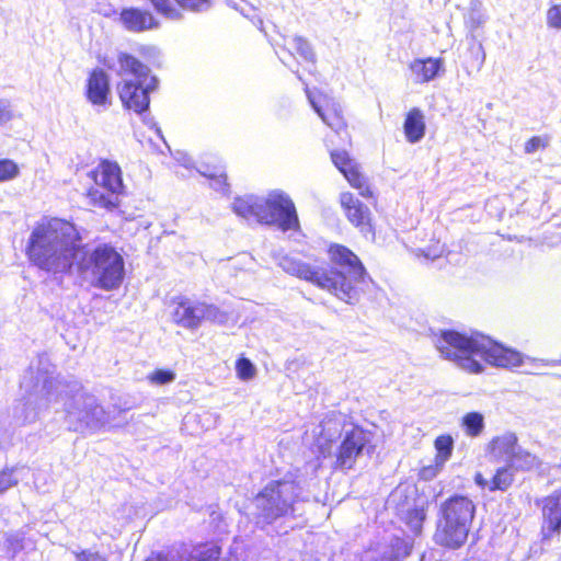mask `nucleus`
Returning <instances> with one entry per match:
<instances>
[{
	"label": "nucleus",
	"mask_w": 561,
	"mask_h": 561,
	"mask_svg": "<svg viewBox=\"0 0 561 561\" xmlns=\"http://www.w3.org/2000/svg\"><path fill=\"white\" fill-rule=\"evenodd\" d=\"M329 257L332 264L330 268L311 266L290 256L282 257L279 266L286 273L328 290L344 302L351 305L357 302L360 293L370 282L360 260L350 249L341 244L330 245Z\"/></svg>",
	"instance_id": "obj_1"
},
{
	"label": "nucleus",
	"mask_w": 561,
	"mask_h": 561,
	"mask_svg": "<svg viewBox=\"0 0 561 561\" xmlns=\"http://www.w3.org/2000/svg\"><path fill=\"white\" fill-rule=\"evenodd\" d=\"M434 343L444 358L455 362L460 368L472 374L482 373L484 364L507 369L519 367L527 362L535 367L557 365L556 360L525 356L480 333L468 336L453 330L440 331Z\"/></svg>",
	"instance_id": "obj_2"
},
{
	"label": "nucleus",
	"mask_w": 561,
	"mask_h": 561,
	"mask_svg": "<svg viewBox=\"0 0 561 561\" xmlns=\"http://www.w3.org/2000/svg\"><path fill=\"white\" fill-rule=\"evenodd\" d=\"M82 249L76 227L66 220L51 218L34 227L27 240L26 255L42 271L66 274L79 261Z\"/></svg>",
	"instance_id": "obj_3"
},
{
	"label": "nucleus",
	"mask_w": 561,
	"mask_h": 561,
	"mask_svg": "<svg viewBox=\"0 0 561 561\" xmlns=\"http://www.w3.org/2000/svg\"><path fill=\"white\" fill-rule=\"evenodd\" d=\"M21 388L28 394L14 408V417L21 424L33 423L50 403H56V377L47 355H39L24 373Z\"/></svg>",
	"instance_id": "obj_4"
},
{
	"label": "nucleus",
	"mask_w": 561,
	"mask_h": 561,
	"mask_svg": "<svg viewBox=\"0 0 561 561\" xmlns=\"http://www.w3.org/2000/svg\"><path fill=\"white\" fill-rule=\"evenodd\" d=\"M309 499L300 481L288 477L271 481L254 497L257 522L272 524L279 518L301 515V505Z\"/></svg>",
	"instance_id": "obj_5"
},
{
	"label": "nucleus",
	"mask_w": 561,
	"mask_h": 561,
	"mask_svg": "<svg viewBox=\"0 0 561 561\" xmlns=\"http://www.w3.org/2000/svg\"><path fill=\"white\" fill-rule=\"evenodd\" d=\"M64 401L65 423L69 431L95 432L108 423V414L93 394L77 382L56 378V403Z\"/></svg>",
	"instance_id": "obj_6"
},
{
	"label": "nucleus",
	"mask_w": 561,
	"mask_h": 561,
	"mask_svg": "<svg viewBox=\"0 0 561 561\" xmlns=\"http://www.w3.org/2000/svg\"><path fill=\"white\" fill-rule=\"evenodd\" d=\"M233 211L247 219L260 224L276 226L282 231L296 230L299 220L290 197L279 191L271 192L267 197H238L232 204Z\"/></svg>",
	"instance_id": "obj_7"
},
{
	"label": "nucleus",
	"mask_w": 561,
	"mask_h": 561,
	"mask_svg": "<svg viewBox=\"0 0 561 561\" xmlns=\"http://www.w3.org/2000/svg\"><path fill=\"white\" fill-rule=\"evenodd\" d=\"M476 513L472 500L465 495H453L440 503L437 514L434 541L448 549L462 547Z\"/></svg>",
	"instance_id": "obj_8"
},
{
	"label": "nucleus",
	"mask_w": 561,
	"mask_h": 561,
	"mask_svg": "<svg viewBox=\"0 0 561 561\" xmlns=\"http://www.w3.org/2000/svg\"><path fill=\"white\" fill-rule=\"evenodd\" d=\"M78 267L90 275L92 286L106 291L119 288L125 278L124 257L108 243H100L82 251Z\"/></svg>",
	"instance_id": "obj_9"
},
{
	"label": "nucleus",
	"mask_w": 561,
	"mask_h": 561,
	"mask_svg": "<svg viewBox=\"0 0 561 561\" xmlns=\"http://www.w3.org/2000/svg\"><path fill=\"white\" fill-rule=\"evenodd\" d=\"M90 174L96 185L88 193L91 203L107 210L117 208L124 191L119 165L104 160Z\"/></svg>",
	"instance_id": "obj_10"
},
{
	"label": "nucleus",
	"mask_w": 561,
	"mask_h": 561,
	"mask_svg": "<svg viewBox=\"0 0 561 561\" xmlns=\"http://www.w3.org/2000/svg\"><path fill=\"white\" fill-rule=\"evenodd\" d=\"M374 433L360 426L346 430L344 437L334 454L333 466L339 470H351L364 455L371 456L375 451Z\"/></svg>",
	"instance_id": "obj_11"
},
{
	"label": "nucleus",
	"mask_w": 561,
	"mask_h": 561,
	"mask_svg": "<svg viewBox=\"0 0 561 561\" xmlns=\"http://www.w3.org/2000/svg\"><path fill=\"white\" fill-rule=\"evenodd\" d=\"M158 87V79L156 77H151L149 82L145 84H139L138 82H134V80L124 79L122 82L117 84L118 95L123 103V105L134 111L136 114L142 116V122L150 126L154 127L158 133L160 129L156 126L153 118L146 114L149 110L150 104V92L154 91Z\"/></svg>",
	"instance_id": "obj_12"
},
{
	"label": "nucleus",
	"mask_w": 561,
	"mask_h": 561,
	"mask_svg": "<svg viewBox=\"0 0 561 561\" xmlns=\"http://www.w3.org/2000/svg\"><path fill=\"white\" fill-rule=\"evenodd\" d=\"M541 508V533L545 539L561 534V491L542 497L538 501Z\"/></svg>",
	"instance_id": "obj_13"
},
{
	"label": "nucleus",
	"mask_w": 561,
	"mask_h": 561,
	"mask_svg": "<svg viewBox=\"0 0 561 561\" xmlns=\"http://www.w3.org/2000/svg\"><path fill=\"white\" fill-rule=\"evenodd\" d=\"M319 427L316 447L319 454L325 458L333 454V443L341 437L343 431H346L344 430V417L332 412L323 419Z\"/></svg>",
	"instance_id": "obj_14"
},
{
	"label": "nucleus",
	"mask_w": 561,
	"mask_h": 561,
	"mask_svg": "<svg viewBox=\"0 0 561 561\" xmlns=\"http://www.w3.org/2000/svg\"><path fill=\"white\" fill-rule=\"evenodd\" d=\"M341 205L347 219L365 234L373 232L370 224V210L367 205L355 197L352 193L345 192L340 196Z\"/></svg>",
	"instance_id": "obj_15"
},
{
	"label": "nucleus",
	"mask_w": 561,
	"mask_h": 561,
	"mask_svg": "<svg viewBox=\"0 0 561 561\" xmlns=\"http://www.w3.org/2000/svg\"><path fill=\"white\" fill-rule=\"evenodd\" d=\"M117 68L110 64H107V67L115 70L123 80H134V82L145 84L152 77L150 76L149 67L130 54L119 53L117 55Z\"/></svg>",
	"instance_id": "obj_16"
},
{
	"label": "nucleus",
	"mask_w": 561,
	"mask_h": 561,
	"mask_svg": "<svg viewBox=\"0 0 561 561\" xmlns=\"http://www.w3.org/2000/svg\"><path fill=\"white\" fill-rule=\"evenodd\" d=\"M307 98L317 112V114L321 117L323 123H325L330 128L334 131L340 133L345 127L344 117L342 114L341 105L332 99L324 98V105L320 104V102L312 95L308 87L305 89Z\"/></svg>",
	"instance_id": "obj_17"
},
{
	"label": "nucleus",
	"mask_w": 561,
	"mask_h": 561,
	"mask_svg": "<svg viewBox=\"0 0 561 561\" xmlns=\"http://www.w3.org/2000/svg\"><path fill=\"white\" fill-rule=\"evenodd\" d=\"M119 20L127 31L134 33L154 30L160 26V22L150 11L141 10L139 8L123 9Z\"/></svg>",
	"instance_id": "obj_18"
},
{
	"label": "nucleus",
	"mask_w": 561,
	"mask_h": 561,
	"mask_svg": "<svg viewBox=\"0 0 561 561\" xmlns=\"http://www.w3.org/2000/svg\"><path fill=\"white\" fill-rule=\"evenodd\" d=\"M87 99L95 106H106L110 96V80L102 69H94L87 82Z\"/></svg>",
	"instance_id": "obj_19"
},
{
	"label": "nucleus",
	"mask_w": 561,
	"mask_h": 561,
	"mask_svg": "<svg viewBox=\"0 0 561 561\" xmlns=\"http://www.w3.org/2000/svg\"><path fill=\"white\" fill-rule=\"evenodd\" d=\"M520 451L517 445V436L514 433H505L494 437L490 443V454L492 457L505 462H514V459Z\"/></svg>",
	"instance_id": "obj_20"
},
{
	"label": "nucleus",
	"mask_w": 561,
	"mask_h": 561,
	"mask_svg": "<svg viewBox=\"0 0 561 561\" xmlns=\"http://www.w3.org/2000/svg\"><path fill=\"white\" fill-rule=\"evenodd\" d=\"M199 313V302L184 299L178 304L172 317L176 324L185 329H196L201 325Z\"/></svg>",
	"instance_id": "obj_21"
},
{
	"label": "nucleus",
	"mask_w": 561,
	"mask_h": 561,
	"mask_svg": "<svg viewBox=\"0 0 561 561\" xmlns=\"http://www.w3.org/2000/svg\"><path fill=\"white\" fill-rule=\"evenodd\" d=\"M403 129L407 140L411 144H416L424 137L425 121L420 108L414 107L408 113Z\"/></svg>",
	"instance_id": "obj_22"
},
{
	"label": "nucleus",
	"mask_w": 561,
	"mask_h": 561,
	"mask_svg": "<svg viewBox=\"0 0 561 561\" xmlns=\"http://www.w3.org/2000/svg\"><path fill=\"white\" fill-rule=\"evenodd\" d=\"M442 61L434 58H427L425 60L416 59L410 66L412 72L421 82H428L433 80L438 73Z\"/></svg>",
	"instance_id": "obj_23"
},
{
	"label": "nucleus",
	"mask_w": 561,
	"mask_h": 561,
	"mask_svg": "<svg viewBox=\"0 0 561 561\" xmlns=\"http://www.w3.org/2000/svg\"><path fill=\"white\" fill-rule=\"evenodd\" d=\"M411 552V547L403 540L396 538L387 548L379 561H402Z\"/></svg>",
	"instance_id": "obj_24"
},
{
	"label": "nucleus",
	"mask_w": 561,
	"mask_h": 561,
	"mask_svg": "<svg viewBox=\"0 0 561 561\" xmlns=\"http://www.w3.org/2000/svg\"><path fill=\"white\" fill-rule=\"evenodd\" d=\"M436 457L435 462L438 467H444L445 462L450 458L454 449V440L449 435H440L435 439Z\"/></svg>",
	"instance_id": "obj_25"
},
{
	"label": "nucleus",
	"mask_w": 561,
	"mask_h": 561,
	"mask_svg": "<svg viewBox=\"0 0 561 561\" xmlns=\"http://www.w3.org/2000/svg\"><path fill=\"white\" fill-rule=\"evenodd\" d=\"M198 172L210 179L211 183L210 186L218 192L227 193L228 192V183H227V176L224 173V171L219 168H213L211 170L207 168L206 170H198Z\"/></svg>",
	"instance_id": "obj_26"
},
{
	"label": "nucleus",
	"mask_w": 561,
	"mask_h": 561,
	"mask_svg": "<svg viewBox=\"0 0 561 561\" xmlns=\"http://www.w3.org/2000/svg\"><path fill=\"white\" fill-rule=\"evenodd\" d=\"M462 425L469 436H478L484 428V417L478 412L467 413L462 417Z\"/></svg>",
	"instance_id": "obj_27"
},
{
	"label": "nucleus",
	"mask_w": 561,
	"mask_h": 561,
	"mask_svg": "<svg viewBox=\"0 0 561 561\" xmlns=\"http://www.w3.org/2000/svg\"><path fill=\"white\" fill-rule=\"evenodd\" d=\"M154 10L169 20H181L183 14L171 0H150Z\"/></svg>",
	"instance_id": "obj_28"
},
{
	"label": "nucleus",
	"mask_w": 561,
	"mask_h": 561,
	"mask_svg": "<svg viewBox=\"0 0 561 561\" xmlns=\"http://www.w3.org/2000/svg\"><path fill=\"white\" fill-rule=\"evenodd\" d=\"M486 21V15L481 9L480 2H472L466 15V24L472 30L481 27Z\"/></svg>",
	"instance_id": "obj_29"
},
{
	"label": "nucleus",
	"mask_w": 561,
	"mask_h": 561,
	"mask_svg": "<svg viewBox=\"0 0 561 561\" xmlns=\"http://www.w3.org/2000/svg\"><path fill=\"white\" fill-rule=\"evenodd\" d=\"M513 482V473L508 468H500L496 470L489 489L491 491H505Z\"/></svg>",
	"instance_id": "obj_30"
},
{
	"label": "nucleus",
	"mask_w": 561,
	"mask_h": 561,
	"mask_svg": "<svg viewBox=\"0 0 561 561\" xmlns=\"http://www.w3.org/2000/svg\"><path fill=\"white\" fill-rule=\"evenodd\" d=\"M344 176L352 186L359 190L360 195L365 197L371 195V191L366 184V179L355 168H350V171L346 172Z\"/></svg>",
	"instance_id": "obj_31"
},
{
	"label": "nucleus",
	"mask_w": 561,
	"mask_h": 561,
	"mask_svg": "<svg viewBox=\"0 0 561 561\" xmlns=\"http://www.w3.org/2000/svg\"><path fill=\"white\" fill-rule=\"evenodd\" d=\"M175 373L170 369H156L147 376L148 381L151 385H169L175 380Z\"/></svg>",
	"instance_id": "obj_32"
},
{
	"label": "nucleus",
	"mask_w": 561,
	"mask_h": 561,
	"mask_svg": "<svg viewBox=\"0 0 561 561\" xmlns=\"http://www.w3.org/2000/svg\"><path fill=\"white\" fill-rule=\"evenodd\" d=\"M20 173L18 164L10 159H0V182L15 179Z\"/></svg>",
	"instance_id": "obj_33"
},
{
	"label": "nucleus",
	"mask_w": 561,
	"mask_h": 561,
	"mask_svg": "<svg viewBox=\"0 0 561 561\" xmlns=\"http://www.w3.org/2000/svg\"><path fill=\"white\" fill-rule=\"evenodd\" d=\"M293 41L295 48L300 57L306 61L314 62L316 56L308 41L301 36H295Z\"/></svg>",
	"instance_id": "obj_34"
},
{
	"label": "nucleus",
	"mask_w": 561,
	"mask_h": 561,
	"mask_svg": "<svg viewBox=\"0 0 561 561\" xmlns=\"http://www.w3.org/2000/svg\"><path fill=\"white\" fill-rule=\"evenodd\" d=\"M331 159L334 165L343 173L350 171V168H354L348 153L344 150H336L331 152Z\"/></svg>",
	"instance_id": "obj_35"
},
{
	"label": "nucleus",
	"mask_w": 561,
	"mask_h": 561,
	"mask_svg": "<svg viewBox=\"0 0 561 561\" xmlns=\"http://www.w3.org/2000/svg\"><path fill=\"white\" fill-rule=\"evenodd\" d=\"M199 321L209 320V321H221L224 319L222 312L213 305H207L204 302H199Z\"/></svg>",
	"instance_id": "obj_36"
},
{
	"label": "nucleus",
	"mask_w": 561,
	"mask_h": 561,
	"mask_svg": "<svg viewBox=\"0 0 561 561\" xmlns=\"http://www.w3.org/2000/svg\"><path fill=\"white\" fill-rule=\"evenodd\" d=\"M181 8L193 12H203L211 7V0H174Z\"/></svg>",
	"instance_id": "obj_37"
},
{
	"label": "nucleus",
	"mask_w": 561,
	"mask_h": 561,
	"mask_svg": "<svg viewBox=\"0 0 561 561\" xmlns=\"http://www.w3.org/2000/svg\"><path fill=\"white\" fill-rule=\"evenodd\" d=\"M236 369H237V374H238L239 378H241L243 380H249V379L253 378V376L255 374V368H254L253 364L251 363V360L248 358L238 359Z\"/></svg>",
	"instance_id": "obj_38"
},
{
	"label": "nucleus",
	"mask_w": 561,
	"mask_h": 561,
	"mask_svg": "<svg viewBox=\"0 0 561 561\" xmlns=\"http://www.w3.org/2000/svg\"><path fill=\"white\" fill-rule=\"evenodd\" d=\"M547 25L550 28L561 30V4H554L547 11Z\"/></svg>",
	"instance_id": "obj_39"
},
{
	"label": "nucleus",
	"mask_w": 561,
	"mask_h": 561,
	"mask_svg": "<svg viewBox=\"0 0 561 561\" xmlns=\"http://www.w3.org/2000/svg\"><path fill=\"white\" fill-rule=\"evenodd\" d=\"M18 484V479L14 477V470L7 469L0 471V494Z\"/></svg>",
	"instance_id": "obj_40"
},
{
	"label": "nucleus",
	"mask_w": 561,
	"mask_h": 561,
	"mask_svg": "<svg viewBox=\"0 0 561 561\" xmlns=\"http://www.w3.org/2000/svg\"><path fill=\"white\" fill-rule=\"evenodd\" d=\"M76 561H107L105 557L96 551L89 549L81 550L80 552L73 551Z\"/></svg>",
	"instance_id": "obj_41"
},
{
	"label": "nucleus",
	"mask_w": 561,
	"mask_h": 561,
	"mask_svg": "<svg viewBox=\"0 0 561 561\" xmlns=\"http://www.w3.org/2000/svg\"><path fill=\"white\" fill-rule=\"evenodd\" d=\"M547 144L543 141L542 138L535 136L531 137L526 144H525V152L526 153H534L540 148H545Z\"/></svg>",
	"instance_id": "obj_42"
},
{
	"label": "nucleus",
	"mask_w": 561,
	"mask_h": 561,
	"mask_svg": "<svg viewBox=\"0 0 561 561\" xmlns=\"http://www.w3.org/2000/svg\"><path fill=\"white\" fill-rule=\"evenodd\" d=\"M13 117L11 104L7 100H0V124L9 122Z\"/></svg>",
	"instance_id": "obj_43"
},
{
	"label": "nucleus",
	"mask_w": 561,
	"mask_h": 561,
	"mask_svg": "<svg viewBox=\"0 0 561 561\" xmlns=\"http://www.w3.org/2000/svg\"><path fill=\"white\" fill-rule=\"evenodd\" d=\"M443 467H438L437 463L435 462V466H427V467H424L422 470H421V478L424 479V480H431L433 479L434 477H436V474L438 473V471L442 469Z\"/></svg>",
	"instance_id": "obj_44"
},
{
	"label": "nucleus",
	"mask_w": 561,
	"mask_h": 561,
	"mask_svg": "<svg viewBox=\"0 0 561 561\" xmlns=\"http://www.w3.org/2000/svg\"><path fill=\"white\" fill-rule=\"evenodd\" d=\"M229 3L238 11H240L241 14H243L244 16H248V11L245 7H249L250 10H253L254 8L248 3H245L244 7H239L237 3H234L233 1H229Z\"/></svg>",
	"instance_id": "obj_45"
},
{
	"label": "nucleus",
	"mask_w": 561,
	"mask_h": 561,
	"mask_svg": "<svg viewBox=\"0 0 561 561\" xmlns=\"http://www.w3.org/2000/svg\"><path fill=\"white\" fill-rule=\"evenodd\" d=\"M476 482L479 484V485H484L486 482L483 480L482 476L480 473H478L476 476Z\"/></svg>",
	"instance_id": "obj_46"
},
{
	"label": "nucleus",
	"mask_w": 561,
	"mask_h": 561,
	"mask_svg": "<svg viewBox=\"0 0 561 561\" xmlns=\"http://www.w3.org/2000/svg\"><path fill=\"white\" fill-rule=\"evenodd\" d=\"M188 161H190V159H188V158H185V159L183 160V164H184V167H186V168H188V167H190Z\"/></svg>",
	"instance_id": "obj_47"
},
{
	"label": "nucleus",
	"mask_w": 561,
	"mask_h": 561,
	"mask_svg": "<svg viewBox=\"0 0 561 561\" xmlns=\"http://www.w3.org/2000/svg\"><path fill=\"white\" fill-rule=\"evenodd\" d=\"M485 59V54L482 51V62L484 61Z\"/></svg>",
	"instance_id": "obj_48"
}]
</instances>
